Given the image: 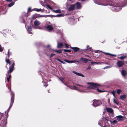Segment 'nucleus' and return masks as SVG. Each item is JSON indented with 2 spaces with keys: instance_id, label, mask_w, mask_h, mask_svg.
Masks as SVG:
<instances>
[{
  "instance_id": "c756f323",
  "label": "nucleus",
  "mask_w": 127,
  "mask_h": 127,
  "mask_svg": "<svg viewBox=\"0 0 127 127\" xmlns=\"http://www.w3.org/2000/svg\"><path fill=\"white\" fill-rule=\"evenodd\" d=\"M105 54L106 55H108L109 56H114V57L116 56V55H115L112 54H110L108 53H105Z\"/></svg>"
},
{
  "instance_id": "473e14b6",
  "label": "nucleus",
  "mask_w": 127,
  "mask_h": 127,
  "mask_svg": "<svg viewBox=\"0 0 127 127\" xmlns=\"http://www.w3.org/2000/svg\"><path fill=\"white\" fill-rule=\"evenodd\" d=\"M55 52H56L57 53H61L62 52V50H55L54 51Z\"/></svg>"
},
{
  "instance_id": "4be33fe9",
  "label": "nucleus",
  "mask_w": 127,
  "mask_h": 127,
  "mask_svg": "<svg viewBox=\"0 0 127 127\" xmlns=\"http://www.w3.org/2000/svg\"><path fill=\"white\" fill-rule=\"evenodd\" d=\"M35 10L37 12H39L40 11L43 12L44 11V9H41V8L40 9H37Z\"/></svg>"
},
{
  "instance_id": "2f4dec72",
  "label": "nucleus",
  "mask_w": 127,
  "mask_h": 127,
  "mask_svg": "<svg viewBox=\"0 0 127 127\" xmlns=\"http://www.w3.org/2000/svg\"><path fill=\"white\" fill-rule=\"evenodd\" d=\"M90 63L91 64H98L99 63H97L94 62H91Z\"/></svg>"
},
{
  "instance_id": "72a5a7b5",
  "label": "nucleus",
  "mask_w": 127,
  "mask_h": 127,
  "mask_svg": "<svg viewBox=\"0 0 127 127\" xmlns=\"http://www.w3.org/2000/svg\"><path fill=\"white\" fill-rule=\"evenodd\" d=\"M63 15V14H58L56 16H55L54 17H60L62 16Z\"/></svg>"
},
{
  "instance_id": "a19ab883",
  "label": "nucleus",
  "mask_w": 127,
  "mask_h": 127,
  "mask_svg": "<svg viewBox=\"0 0 127 127\" xmlns=\"http://www.w3.org/2000/svg\"><path fill=\"white\" fill-rule=\"evenodd\" d=\"M115 91H113L112 92V93L113 94V96L115 97Z\"/></svg>"
},
{
  "instance_id": "423d86ee",
  "label": "nucleus",
  "mask_w": 127,
  "mask_h": 127,
  "mask_svg": "<svg viewBox=\"0 0 127 127\" xmlns=\"http://www.w3.org/2000/svg\"><path fill=\"white\" fill-rule=\"evenodd\" d=\"M6 121L4 120H2L1 123L0 124V125L2 127H6V125L7 124L6 120L8 116V113L7 112L6 114Z\"/></svg>"
},
{
  "instance_id": "5701e85b",
  "label": "nucleus",
  "mask_w": 127,
  "mask_h": 127,
  "mask_svg": "<svg viewBox=\"0 0 127 127\" xmlns=\"http://www.w3.org/2000/svg\"><path fill=\"white\" fill-rule=\"evenodd\" d=\"M14 4V2H12L11 3H9L8 5V6L9 7H11Z\"/></svg>"
},
{
  "instance_id": "37998d69",
  "label": "nucleus",
  "mask_w": 127,
  "mask_h": 127,
  "mask_svg": "<svg viewBox=\"0 0 127 127\" xmlns=\"http://www.w3.org/2000/svg\"><path fill=\"white\" fill-rule=\"evenodd\" d=\"M40 17H49V15H40Z\"/></svg>"
},
{
  "instance_id": "7c9ffc66",
  "label": "nucleus",
  "mask_w": 127,
  "mask_h": 127,
  "mask_svg": "<svg viewBox=\"0 0 127 127\" xmlns=\"http://www.w3.org/2000/svg\"><path fill=\"white\" fill-rule=\"evenodd\" d=\"M102 5H104L106 6L109 5V4L108 2H106V3H102ZM109 5H111L110 4H109Z\"/></svg>"
},
{
  "instance_id": "412c9836",
  "label": "nucleus",
  "mask_w": 127,
  "mask_h": 127,
  "mask_svg": "<svg viewBox=\"0 0 127 127\" xmlns=\"http://www.w3.org/2000/svg\"><path fill=\"white\" fill-rule=\"evenodd\" d=\"M87 49L86 50H87V51H91L92 50L91 47H89V46L88 45L87 46Z\"/></svg>"
},
{
  "instance_id": "39448f33",
  "label": "nucleus",
  "mask_w": 127,
  "mask_h": 127,
  "mask_svg": "<svg viewBox=\"0 0 127 127\" xmlns=\"http://www.w3.org/2000/svg\"><path fill=\"white\" fill-rule=\"evenodd\" d=\"M93 106L95 107L99 106L100 102V100L95 99L93 100Z\"/></svg>"
},
{
  "instance_id": "5fc2aeb1",
  "label": "nucleus",
  "mask_w": 127,
  "mask_h": 127,
  "mask_svg": "<svg viewBox=\"0 0 127 127\" xmlns=\"http://www.w3.org/2000/svg\"><path fill=\"white\" fill-rule=\"evenodd\" d=\"M61 81H62V82L65 85H66L63 82V80H62V79L61 80Z\"/></svg>"
},
{
  "instance_id": "c85d7f7f",
  "label": "nucleus",
  "mask_w": 127,
  "mask_h": 127,
  "mask_svg": "<svg viewBox=\"0 0 127 127\" xmlns=\"http://www.w3.org/2000/svg\"><path fill=\"white\" fill-rule=\"evenodd\" d=\"M63 50L65 52L69 53L71 52V51L70 50L68 49H64Z\"/></svg>"
},
{
  "instance_id": "393cba45",
  "label": "nucleus",
  "mask_w": 127,
  "mask_h": 127,
  "mask_svg": "<svg viewBox=\"0 0 127 127\" xmlns=\"http://www.w3.org/2000/svg\"><path fill=\"white\" fill-rule=\"evenodd\" d=\"M113 102L117 105H118L119 104V102H116V100L115 98H113Z\"/></svg>"
},
{
  "instance_id": "6e6552de",
  "label": "nucleus",
  "mask_w": 127,
  "mask_h": 127,
  "mask_svg": "<svg viewBox=\"0 0 127 127\" xmlns=\"http://www.w3.org/2000/svg\"><path fill=\"white\" fill-rule=\"evenodd\" d=\"M124 61H118L117 62V65L119 67H122L124 64Z\"/></svg>"
},
{
  "instance_id": "49530a36",
  "label": "nucleus",
  "mask_w": 127,
  "mask_h": 127,
  "mask_svg": "<svg viewBox=\"0 0 127 127\" xmlns=\"http://www.w3.org/2000/svg\"><path fill=\"white\" fill-rule=\"evenodd\" d=\"M48 86V84L47 83H45V84L44 85V86H45V87H46Z\"/></svg>"
},
{
  "instance_id": "f257e3e1",
  "label": "nucleus",
  "mask_w": 127,
  "mask_h": 127,
  "mask_svg": "<svg viewBox=\"0 0 127 127\" xmlns=\"http://www.w3.org/2000/svg\"><path fill=\"white\" fill-rule=\"evenodd\" d=\"M87 84L90 85V86L87 87L88 89H95L96 88V90L99 93L103 92H105L104 91L101 90L99 89L98 88L101 86V85L99 84H97L93 82H88Z\"/></svg>"
},
{
  "instance_id": "7ed1b4c3",
  "label": "nucleus",
  "mask_w": 127,
  "mask_h": 127,
  "mask_svg": "<svg viewBox=\"0 0 127 127\" xmlns=\"http://www.w3.org/2000/svg\"><path fill=\"white\" fill-rule=\"evenodd\" d=\"M9 91L11 92V102H10V106H9L8 109H9V110L10 109V108L13 105V103L14 100V93L12 92L11 90V89H10V90Z\"/></svg>"
},
{
  "instance_id": "9b49d317",
  "label": "nucleus",
  "mask_w": 127,
  "mask_h": 127,
  "mask_svg": "<svg viewBox=\"0 0 127 127\" xmlns=\"http://www.w3.org/2000/svg\"><path fill=\"white\" fill-rule=\"evenodd\" d=\"M75 5H76V8L77 9H80L81 7V6L80 3L78 2H76Z\"/></svg>"
},
{
  "instance_id": "2eb2a0df",
  "label": "nucleus",
  "mask_w": 127,
  "mask_h": 127,
  "mask_svg": "<svg viewBox=\"0 0 127 127\" xmlns=\"http://www.w3.org/2000/svg\"><path fill=\"white\" fill-rule=\"evenodd\" d=\"M73 72L75 74H76V75H77L80 76H82L83 77H84V76L83 75V74H82L81 73L77 72L74 71H73Z\"/></svg>"
},
{
  "instance_id": "1a4fd4ad",
  "label": "nucleus",
  "mask_w": 127,
  "mask_h": 127,
  "mask_svg": "<svg viewBox=\"0 0 127 127\" xmlns=\"http://www.w3.org/2000/svg\"><path fill=\"white\" fill-rule=\"evenodd\" d=\"M71 48L73 50V51L75 52H77L78 51L82 52L83 51L82 49H80L78 47H71Z\"/></svg>"
},
{
  "instance_id": "20e7f679",
  "label": "nucleus",
  "mask_w": 127,
  "mask_h": 127,
  "mask_svg": "<svg viewBox=\"0 0 127 127\" xmlns=\"http://www.w3.org/2000/svg\"><path fill=\"white\" fill-rule=\"evenodd\" d=\"M11 54H10L9 51L8 50L7 54V56L5 58V61L6 62L7 64H9V65L11 64V62L12 63V61H10V60L9 58L10 57V55H11ZM14 61V60H13Z\"/></svg>"
},
{
  "instance_id": "f03ea898",
  "label": "nucleus",
  "mask_w": 127,
  "mask_h": 127,
  "mask_svg": "<svg viewBox=\"0 0 127 127\" xmlns=\"http://www.w3.org/2000/svg\"><path fill=\"white\" fill-rule=\"evenodd\" d=\"M13 63L11 66H10L9 67V70H8L7 72V73L6 74V75L9 74L8 77L6 78V80L8 82H10L11 80V73L13 72L14 69V66L15 65L14 61H12Z\"/></svg>"
},
{
  "instance_id": "69168bd1",
  "label": "nucleus",
  "mask_w": 127,
  "mask_h": 127,
  "mask_svg": "<svg viewBox=\"0 0 127 127\" xmlns=\"http://www.w3.org/2000/svg\"><path fill=\"white\" fill-rule=\"evenodd\" d=\"M1 117H0V120H1Z\"/></svg>"
},
{
  "instance_id": "9d476101",
  "label": "nucleus",
  "mask_w": 127,
  "mask_h": 127,
  "mask_svg": "<svg viewBox=\"0 0 127 127\" xmlns=\"http://www.w3.org/2000/svg\"><path fill=\"white\" fill-rule=\"evenodd\" d=\"M75 4H72L70 5V7L68 9L69 11H71L74 10L75 9Z\"/></svg>"
},
{
  "instance_id": "de8ad7c7",
  "label": "nucleus",
  "mask_w": 127,
  "mask_h": 127,
  "mask_svg": "<svg viewBox=\"0 0 127 127\" xmlns=\"http://www.w3.org/2000/svg\"><path fill=\"white\" fill-rule=\"evenodd\" d=\"M12 0H6V1L7 2H11Z\"/></svg>"
},
{
  "instance_id": "0eeeda50",
  "label": "nucleus",
  "mask_w": 127,
  "mask_h": 127,
  "mask_svg": "<svg viewBox=\"0 0 127 127\" xmlns=\"http://www.w3.org/2000/svg\"><path fill=\"white\" fill-rule=\"evenodd\" d=\"M124 117L121 115H119L116 116L115 118V119L116 118L117 119L116 120L118 122L119 121H123L124 120L123 118H124Z\"/></svg>"
},
{
  "instance_id": "e433bc0d",
  "label": "nucleus",
  "mask_w": 127,
  "mask_h": 127,
  "mask_svg": "<svg viewBox=\"0 0 127 127\" xmlns=\"http://www.w3.org/2000/svg\"><path fill=\"white\" fill-rule=\"evenodd\" d=\"M65 48H69L68 45L66 43H65Z\"/></svg>"
},
{
  "instance_id": "c03bdc74",
  "label": "nucleus",
  "mask_w": 127,
  "mask_h": 127,
  "mask_svg": "<svg viewBox=\"0 0 127 127\" xmlns=\"http://www.w3.org/2000/svg\"><path fill=\"white\" fill-rule=\"evenodd\" d=\"M55 54H51V57H53L54 56H55Z\"/></svg>"
},
{
  "instance_id": "6e6d98bb",
  "label": "nucleus",
  "mask_w": 127,
  "mask_h": 127,
  "mask_svg": "<svg viewBox=\"0 0 127 127\" xmlns=\"http://www.w3.org/2000/svg\"><path fill=\"white\" fill-rule=\"evenodd\" d=\"M74 88H75L76 89L77 88V87L75 86H74Z\"/></svg>"
},
{
  "instance_id": "4468645a",
  "label": "nucleus",
  "mask_w": 127,
  "mask_h": 127,
  "mask_svg": "<svg viewBox=\"0 0 127 127\" xmlns=\"http://www.w3.org/2000/svg\"><path fill=\"white\" fill-rule=\"evenodd\" d=\"M46 28L49 30V31H50L53 29V27L51 25H48L47 26Z\"/></svg>"
},
{
  "instance_id": "052dcab7",
  "label": "nucleus",
  "mask_w": 127,
  "mask_h": 127,
  "mask_svg": "<svg viewBox=\"0 0 127 127\" xmlns=\"http://www.w3.org/2000/svg\"><path fill=\"white\" fill-rule=\"evenodd\" d=\"M48 92L49 93V90H48Z\"/></svg>"
},
{
  "instance_id": "bf43d9fd",
  "label": "nucleus",
  "mask_w": 127,
  "mask_h": 127,
  "mask_svg": "<svg viewBox=\"0 0 127 127\" xmlns=\"http://www.w3.org/2000/svg\"><path fill=\"white\" fill-rule=\"evenodd\" d=\"M14 1H16L17 0H14Z\"/></svg>"
},
{
  "instance_id": "0e129e2a",
  "label": "nucleus",
  "mask_w": 127,
  "mask_h": 127,
  "mask_svg": "<svg viewBox=\"0 0 127 127\" xmlns=\"http://www.w3.org/2000/svg\"><path fill=\"white\" fill-rule=\"evenodd\" d=\"M62 79L63 80H64V79L63 78H62Z\"/></svg>"
},
{
  "instance_id": "6ab92c4d",
  "label": "nucleus",
  "mask_w": 127,
  "mask_h": 127,
  "mask_svg": "<svg viewBox=\"0 0 127 127\" xmlns=\"http://www.w3.org/2000/svg\"><path fill=\"white\" fill-rule=\"evenodd\" d=\"M126 98V95H121L120 96V99L123 100H124Z\"/></svg>"
},
{
  "instance_id": "4c0bfd02",
  "label": "nucleus",
  "mask_w": 127,
  "mask_h": 127,
  "mask_svg": "<svg viewBox=\"0 0 127 127\" xmlns=\"http://www.w3.org/2000/svg\"><path fill=\"white\" fill-rule=\"evenodd\" d=\"M28 29L30 31H32V27L31 26L28 27Z\"/></svg>"
},
{
  "instance_id": "8fccbe9b",
  "label": "nucleus",
  "mask_w": 127,
  "mask_h": 127,
  "mask_svg": "<svg viewBox=\"0 0 127 127\" xmlns=\"http://www.w3.org/2000/svg\"><path fill=\"white\" fill-rule=\"evenodd\" d=\"M28 33L29 34H32V32H31V31H28Z\"/></svg>"
},
{
  "instance_id": "680f3d73",
  "label": "nucleus",
  "mask_w": 127,
  "mask_h": 127,
  "mask_svg": "<svg viewBox=\"0 0 127 127\" xmlns=\"http://www.w3.org/2000/svg\"><path fill=\"white\" fill-rule=\"evenodd\" d=\"M68 87H70V86L69 85H68V86H67Z\"/></svg>"
},
{
  "instance_id": "603ef678",
  "label": "nucleus",
  "mask_w": 127,
  "mask_h": 127,
  "mask_svg": "<svg viewBox=\"0 0 127 127\" xmlns=\"http://www.w3.org/2000/svg\"><path fill=\"white\" fill-rule=\"evenodd\" d=\"M9 110H10L9 109H8L6 111V112H7L8 113V112L9 111Z\"/></svg>"
},
{
  "instance_id": "b1692460",
  "label": "nucleus",
  "mask_w": 127,
  "mask_h": 127,
  "mask_svg": "<svg viewBox=\"0 0 127 127\" xmlns=\"http://www.w3.org/2000/svg\"><path fill=\"white\" fill-rule=\"evenodd\" d=\"M53 12L57 13H60L61 12V11L60 9H58L56 10H54Z\"/></svg>"
},
{
  "instance_id": "ea45409f",
  "label": "nucleus",
  "mask_w": 127,
  "mask_h": 127,
  "mask_svg": "<svg viewBox=\"0 0 127 127\" xmlns=\"http://www.w3.org/2000/svg\"><path fill=\"white\" fill-rule=\"evenodd\" d=\"M126 57V56H121L120 57V59H121L122 60L124 59Z\"/></svg>"
},
{
  "instance_id": "f8f14e48",
  "label": "nucleus",
  "mask_w": 127,
  "mask_h": 127,
  "mask_svg": "<svg viewBox=\"0 0 127 127\" xmlns=\"http://www.w3.org/2000/svg\"><path fill=\"white\" fill-rule=\"evenodd\" d=\"M80 60L85 63H86L88 61H90L91 60H89L88 59H85L83 58H81Z\"/></svg>"
},
{
  "instance_id": "c9c22d12",
  "label": "nucleus",
  "mask_w": 127,
  "mask_h": 127,
  "mask_svg": "<svg viewBox=\"0 0 127 127\" xmlns=\"http://www.w3.org/2000/svg\"><path fill=\"white\" fill-rule=\"evenodd\" d=\"M76 85H77V86H79L82 87H83V88H84V86L82 85H81L79 84H76Z\"/></svg>"
},
{
  "instance_id": "aec40b11",
  "label": "nucleus",
  "mask_w": 127,
  "mask_h": 127,
  "mask_svg": "<svg viewBox=\"0 0 127 127\" xmlns=\"http://www.w3.org/2000/svg\"><path fill=\"white\" fill-rule=\"evenodd\" d=\"M64 61L65 62L68 63H73L75 62V61H69L67 60H64Z\"/></svg>"
},
{
  "instance_id": "e2e57ef3",
  "label": "nucleus",
  "mask_w": 127,
  "mask_h": 127,
  "mask_svg": "<svg viewBox=\"0 0 127 127\" xmlns=\"http://www.w3.org/2000/svg\"><path fill=\"white\" fill-rule=\"evenodd\" d=\"M103 127H106L105 126H104Z\"/></svg>"
},
{
  "instance_id": "f704fd0d",
  "label": "nucleus",
  "mask_w": 127,
  "mask_h": 127,
  "mask_svg": "<svg viewBox=\"0 0 127 127\" xmlns=\"http://www.w3.org/2000/svg\"><path fill=\"white\" fill-rule=\"evenodd\" d=\"M46 6H47V7L49 9H52V7H51L49 4H46Z\"/></svg>"
},
{
  "instance_id": "a878e982",
  "label": "nucleus",
  "mask_w": 127,
  "mask_h": 127,
  "mask_svg": "<svg viewBox=\"0 0 127 127\" xmlns=\"http://www.w3.org/2000/svg\"><path fill=\"white\" fill-rule=\"evenodd\" d=\"M111 123L113 124H116L118 122L116 120H114L113 121H110Z\"/></svg>"
},
{
  "instance_id": "a211bd4d",
  "label": "nucleus",
  "mask_w": 127,
  "mask_h": 127,
  "mask_svg": "<svg viewBox=\"0 0 127 127\" xmlns=\"http://www.w3.org/2000/svg\"><path fill=\"white\" fill-rule=\"evenodd\" d=\"M122 74L123 76H125L127 75V72L124 70H122Z\"/></svg>"
},
{
  "instance_id": "f3484780",
  "label": "nucleus",
  "mask_w": 127,
  "mask_h": 127,
  "mask_svg": "<svg viewBox=\"0 0 127 127\" xmlns=\"http://www.w3.org/2000/svg\"><path fill=\"white\" fill-rule=\"evenodd\" d=\"M64 46L63 44L62 43H58L57 45V47L58 48H62Z\"/></svg>"
},
{
  "instance_id": "864d4df0",
  "label": "nucleus",
  "mask_w": 127,
  "mask_h": 127,
  "mask_svg": "<svg viewBox=\"0 0 127 127\" xmlns=\"http://www.w3.org/2000/svg\"><path fill=\"white\" fill-rule=\"evenodd\" d=\"M50 46V45H48L46 46V47H49Z\"/></svg>"
},
{
  "instance_id": "79ce46f5",
  "label": "nucleus",
  "mask_w": 127,
  "mask_h": 127,
  "mask_svg": "<svg viewBox=\"0 0 127 127\" xmlns=\"http://www.w3.org/2000/svg\"><path fill=\"white\" fill-rule=\"evenodd\" d=\"M3 50L1 47V45H0V52H2L3 51Z\"/></svg>"
},
{
  "instance_id": "ddd939ff",
  "label": "nucleus",
  "mask_w": 127,
  "mask_h": 127,
  "mask_svg": "<svg viewBox=\"0 0 127 127\" xmlns=\"http://www.w3.org/2000/svg\"><path fill=\"white\" fill-rule=\"evenodd\" d=\"M106 110L108 112H109L111 113H113V110L111 108H107Z\"/></svg>"
},
{
  "instance_id": "cd10ccee",
  "label": "nucleus",
  "mask_w": 127,
  "mask_h": 127,
  "mask_svg": "<svg viewBox=\"0 0 127 127\" xmlns=\"http://www.w3.org/2000/svg\"><path fill=\"white\" fill-rule=\"evenodd\" d=\"M122 92V91L120 89H117V93L118 95H119L120 93Z\"/></svg>"
},
{
  "instance_id": "09e8293b",
  "label": "nucleus",
  "mask_w": 127,
  "mask_h": 127,
  "mask_svg": "<svg viewBox=\"0 0 127 127\" xmlns=\"http://www.w3.org/2000/svg\"><path fill=\"white\" fill-rule=\"evenodd\" d=\"M3 116V114H2V113H1L0 115V117H1H1Z\"/></svg>"
},
{
  "instance_id": "58836bf2",
  "label": "nucleus",
  "mask_w": 127,
  "mask_h": 127,
  "mask_svg": "<svg viewBox=\"0 0 127 127\" xmlns=\"http://www.w3.org/2000/svg\"><path fill=\"white\" fill-rule=\"evenodd\" d=\"M104 119L105 120V121H108V118L107 117H105L104 118Z\"/></svg>"
},
{
  "instance_id": "dca6fc26",
  "label": "nucleus",
  "mask_w": 127,
  "mask_h": 127,
  "mask_svg": "<svg viewBox=\"0 0 127 127\" xmlns=\"http://www.w3.org/2000/svg\"><path fill=\"white\" fill-rule=\"evenodd\" d=\"M34 23V25L36 26H37L40 24V22L37 20L35 21Z\"/></svg>"
},
{
  "instance_id": "a18cd8bd",
  "label": "nucleus",
  "mask_w": 127,
  "mask_h": 127,
  "mask_svg": "<svg viewBox=\"0 0 127 127\" xmlns=\"http://www.w3.org/2000/svg\"><path fill=\"white\" fill-rule=\"evenodd\" d=\"M31 7H29V8L28 9V12H29V11H31Z\"/></svg>"
},
{
  "instance_id": "bb28decb",
  "label": "nucleus",
  "mask_w": 127,
  "mask_h": 127,
  "mask_svg": "<svg viewBox=\"0 0 127 127\" xmlns=\"http://www.w3.org/2000/svg\"><path fill=\"white\" fill-rule=\"evenodd\" d=\"M57 61H59V62H60L63 64H65V62H63V61H62L61 60L57 58Z\"/></svg>"
},
{
  "instance_id": "13d9d810",
  "label": "nucleus",
  "mask_w": 127,
  "mask_h": 127,
  "mask_svg": "<svg viewBox=\"0 0 127 127\" xmlns=\"http://www.w3.org/2000/svg\"><path fill=\"white\" fill-rule=\"evenodd\" d=\"M82 0V1H85V0Z\"/></svg>"
},
{
  "instance_id": "3c124183",
  "label": "nucleus",
  "mask_w": 127,
  "mask_h": 127,
  "mask_svg": "<svg viewBox=\"0 0 127 127\" xmlns=\"http://www.w3.org/2000/svg\"><path fill=\"white\" fill-rule=\"evenodd\" d=\"M91 67L89 66L87 68V69H91Z\"/></svg>"
},
{
  "instance_id": "4d7b16f0",
  "label": "nucleus",
  "mask_w": 127,
  "mask_h": 127,
  "mask_svg": "<svg viewBox=\"0 0 127 127\" xmlns=\"http://www.w3.org/2000/svg\"><path fill=\"white\" fill-rule=\"evenodd\" d=\"M109 102H110V100H108V103H109Z\"/></svg>"
}]
</instances>
